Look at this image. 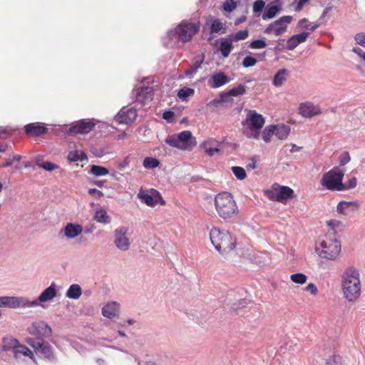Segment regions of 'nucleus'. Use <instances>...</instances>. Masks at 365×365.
<instances>
[{
	"label": "nucleus",
	"mask_w": 365,
	"mask_h": 365,
	"mask_svg": "<svg viewBox=\"0 0 365 365\" xmlns=\"http://www.w3.org/2000/svg\"><path fill=\"white\" fill-rule=\"evenodd\" d=\"M95 124L90 120H81L73 124L68 130L70 134H86L94 127Z\"/></svg>",
	"instance_id": "2eb2a0df"
},
{
	"label": "nucleus",
	"mask_w": 365,
	"mask_h": 365,
	"mask_svg": "<svg viewBox=\"0 0 365 365\" xmlns=\"http://www.w3.org/2000/svg\"><path fill=\"white\" fill-rule=\"evenodd\" d=\"M214 203L215 210L221 219L231 221L237 217L240 210L231 193L228 192L218 193L215 197Z\"/></svg>",
	"instance_id": "7ed1b4c3"
},
{
	"label": "nucleus",
	"mask_w": 365,
	"mask_h": 365,
	"mask_svg": "<svg viewBox=\"0 0 365 365\" xmlns=\"http://www.w3.org/2000/svg\"><path fill=\"white\" fill-rule=\"evenodd\" d=\"M298 45H299L298 42L294 38V37L292 36V37H290L288 39V41L287 42V48L288 50L291 51V50L294 49Z\"/></svg>",
	"instance_id": "13d9d810"
},
{
	"label": "nucleus",
	"mask_w": 365,
	"mask_h": 365,
	"mask_svg": "<svg viewBox=\"0 0 365 365\" xmlns=\"http://www.w3.org/2000/svg\"><path fill=\"white\" fill-rule=\"evenodd\" d=\"M194 93H195V91H194V89H192V88H182L178 91V96L179 98L185 101L188 97L193 96Z\"/></svg>",
	"instance_id": "a18cd8bd"
},
{
	"label": "nucleus",
	"mask_w": 365,
	"mask_h": 365,
	"mask_svg": "<svg viewBox=\"0 0 365 365\" xmlns=\"http://www.w3.org/2000/svg\"><path fill=\"white\" fill-rule=\"evenodd\" d=\"M130 160L128 157L124 158V160L118 165V168L120 170H123L128 166Z\"/></svg>",
	"instance_id": "338daca9"
},
{
	"label": "nucleus",
	"mask_w": 365,
	"mask_h": 365,
	"mask_svg": "<svg viewBox=\"0 0 365 365\" xmlns=\"http://www.w3.org/2000/svg\"><path fill=\"white\" fill-rule=\"evenodd\" d=\"M176 135L182 145V150H191L197 145L196 139L190 130H184Z\"/></svg>",
	"instance_id": "f3484780"
},
{
	"label": "nucleus",
	"mask_w": 365,
	"mask_h": 365,
	"mask_svg": "<svg viewBox=\"0 0 365 365\" xmlns=\"http://www.w3.org/2000/svg\"><path fill=\"white\" fill-rule=\"evenodd\" d=\"M88 193L95 197L96 199H100L103 196V193L96 188L89 189Z\"/></svg>",
	"instance_id": "e2e57ef3"
},
{
	"label": "nucleus",
	"mask_w": 365,
	"mask_h": 365,
	"mask_svg": "<svg viewBox=\"0 0 365 365\" xmlns=\"http://www.w3.org/2000/svg\"><path fill=\"white\" fill-rule=\"evenodd\" d=\"M359 208L356 201H341L336 206V211L340 215L348 216L354 213Z\"/></svg>",
	"instance_id": "4be33fe9"
},
{
	"label": "nucleus",
	"mask_w": 365,
	"mask_h": 365,
	"mask_svg": "<svg viewBox=\"0 0 365 365\" xmlns=\"http://www.w3.org/2000/svg\"><path fill=\"white\" fill-rule=\"evenodd\" d=\"M279 11H280V8L278 6H277V5L272 6L267 9V10L266 11L265 13L263 14L262 19L264 20L269 19H272L276 16V14Z\"/></svg>",
	"instance_id": "c03bdc74"
},
{
	"label": "nucleus",
	"mask_w": 365,
	"mask_h": 365,
	"mask_svg": "<svg viewBox=\"0 0 365 365\" xmlns=\"http://www.w3.org/2000/svg\"><path fill=\"white\" fill-rule=\"evenodd\" d=\"M315 250L320 258L334 261L339 256L341 245L337 235L326 234L319 240Z\"/></svg>",
	"instance_id": "20e7f679"
},
{
	"label": "nucleus",
	"mask_w": 365,
	"mask_h": 365,
	"mask_svg": "<svg viewBox=\"0 0 365 365\" xmlns=\"http://www.w3.org/2000/svg\"><path fill=\"white\" fill-rule=\"evenodd\" d=\"M237 6V1L235 0H226L222 6V9L225 11L231 12Z\"/></svg>",
	"instance_id": "8fccbe9b"
},
{
	"label": "nucleus",
	"mask_w": 365,
	"mask_h": 365,
	"mask_svg": "<svg viewBox=\"0 0 365 365\" xmlns=\"http://www.w3.org/2000/svg\"><path fill=\"white\" fill-rule=\"evenodd\" d=\"M174 113L170 110H168L163 113V118L166 120L168 122H172L174 119Z\"/></svg>",
	"instance_id": "0e129e2a"
},
{
	"label": "nucleus",
	"mask_w": 365,
	"mask_h": 365,
	"mask_svg": "<svg viewBox=\"0 0 365 365\" xmlns=\"http://www.w3.org/2000/svg\"><path fill=\"white\" fill-rule=\"evenodd\" d=\"M290 133V128L284 124L274 125V134L281 140L287 139Z\"/></svg>",
	"instance_id": "c85d7f7f"
},
{
	"label": "nucleus",
	"mask_w": 365,
	"mask_h": 365,
	"mask_svg": "<svg viewBox=\"0 0 365 365\" xmlns=\"http://www.w3.org/2000/svg\"><path fill=\"white\" fill-rule=\"evenodd\" d=\"M82 294V289L79 284H71L66 293V297L71 299H78Z\"/></svg>",
	"instance_id": "473e14b6"
},
{
	"label": "nucleus",
	"mask_w": 365,
	"mask_h": 365,
	"mask_svg": "<svg viewBox=\"0 0 365 365\" xmlns=\"http://www.w3.org/2000/svg\"><path fill=\"white\" fill-rule=\"evenodd\" d=\"M36 164L38 167L48 171L51 172L57 170L59 167L56 164L50 162V161H42L41 160H37Z\"/></svg>",
	"instance_id": "c9c22d12"
},
{
	"label": "nucleus",
	"mask_w": 365,
	"mask_h": 365,
	"mask_svg": "<svg viewBox=\"0 0 365 365\" xmlns=\"http://www.w3.org/2000/svg\"><path fill=\"white\" fill-rule=\"evenodd\" d=\"M165 143L171 147L182 150V145L176 134L168 135L165 139Z\"/></svg>",
	"instance_id": "4c0bfd02"
},
{
	"label": "nucleus",
	"mask_w": 365,
	"mask_h": 365,
	"mask_svg": "<svg viewBox=\"0 0 365 365\" xmlns=\"http://www.w3.org/2000/svg\"><path fill=\"white\" fill-rule=\"evenodd\" d=\"M352 51L357 54L362 60L364 59L365 56V51H364L362 49L359 47H354L352 48Z\"/></svg>",
	"instance_id": "774afa93"
},
{
	"label": "nucleus",
	"mask_w": 365,
	"mask_h": 365,
	"mask_svg": "<svg viewBox=\"0 0 365 365\" xmlns=\"http://www.w3.org/2000/svg\"><path fill=\"white\" fill-rule=\"evenodd\" d=\"M309 34V33H308V32H302L301 34L294 35L293 36L294 37V38L297 40V41L299 44L301 43L304 42L307 40Z\"/></svg>",
	"instance_id": "bf43d9fd"
},
{
	"label": "nucleus",
	"mask_w": 365,
	"mask_h": 365,
	"mask_svg": "<svg viewBox=\"0 0 365 365\" xmlns=\"http://www.w3.org/2000/svg\"><path fill=\"white\" fill-rule=\"evenodd\" d=\"M267 46L266 42L262 39L253 41L250 44V48L252 49H261Z\"/></svg>",
	"instance_id": "603ef678"
},
{
	"label": "nucleus",
	"mask_w": 365,
	"mask_h": 365,
	"mask_svg": "<svg viewBox=\"0 0 365 365\" xmlns=\"http://www.w3.org/2000/svg\"><path fill=\"white\" fill-rule=\"evenodd\" d=\"M217 144V141L215 139L210 138L205 140L200 145V147L208 155L213 156L215 153H218L220 152V150L216 147Z\"/></svg>",
	"instance_id": "a878e982"
},
{
	"label": "nucleus",
	"mask_w": 365,
	"mask_h": 365,
	"mask_svg": "<svg viewBox=\"0 0 365 365\" xmlns=\"http://www.w3.org/2000/svg\"><path fill=\"white\" fill-rule=\"evenodd\" d=\"M113 243L117 250L121 252L128 251L132 243L128 227L120 226L115 228L113 234Z\"/></svg>",
	"instance_id": "1a4fd4ad"
},
{
	"label": "nucleus",
	"mask_w": 365,
	"mask_h": 365,
	"mask_svg": "<svg viewBox=\"0 0 365 365\" xmlns=\"http://www.w3.org/2000/svg\"><path fill=\"white\" fill-rule=\"evenodd\" d=\"M345 174V170L338 166L334 167L328 172L323 174L320 184L321 185L330 191H341L342 180Z\"/></svg>",
	"instance_id": "423d86ee"
},
{
	"label": "nucleus",
	"mask_w": 365,
	"mask_h": 365,
	"mask_svg": "<svg viewBox=\"0 0 365 365\" xmlns=\"http://www.w3.org/2000/svg\"><path fill=\"white\" fill-rule=\"evenodd\" d=\"M19 342L17 339L13 337H8L4 339L3 344L1 346L3 351H6L12 349L13 352L16 349L17 346L19 345Z\"/></svg>",
	"instance_id": "f704fd0d"
},
{
	"label": "nucleus",
	"mask_w": 365,
	"mask_h": 365,
	"mask_svg": "<svg viewBox=\"0 0 365 365\" xmlns=\"http://www.w3.org/2000/svg\"><path fill=\"white\" fill-rule=\"evenodd\" d=\"M357 185V179L355 177L349 178L345 183L342 182L341 191L355 188Z\"/></svg>",
	"instance_id": "de8ad7c7"
},
{
	"label": "nucleus",
	"mask_w": 365,
	"mask_h": 365,
	"mask_svg": "<svg viewBox=\"0 0 365 365\" xmlns=\"http://www.w3.org/2000/svg\"><path fill=\"white\" fill-rule=\"evenodd\" d=\"M230 81L229 78L222 72L214 73L208 80V86L212 88H217Z\"/></svg>",
	"instance_id": "b1692460"
},
{
	"label": "nucleus",
	"mask_w": 365,
	"mask_h": 365,
	"mask_svg": "<svg viewBox=\"0 0 365 365\" xmlns=\"http://www.w3.org/2000/svg\"><path fill=\"white\" fill-rule=\"evenodd\" d=\"M210 240L220 255L227 258L231 257L236 247V239L225 230L214 227L210 231Z\"/></svg>",
	"instance_id": "f03ea898"
},
{
	"label": "nucleus",
	"mask_w": 365,
	"mask_h": 365,
	"mask_svg": "<svg viewBox=\"0 0 365 365\" xmlns=\"http://www.w3.org/2000/svg\"><path fill=\"white\" fill-rule=\"evenodd\" d=\"M83 227L79 224L76 223H67L65 227L62 229L61 232L68 240L74 239L83 232Z\"/></svg>",
	"instance_id": "aec40b11"
},
{
	"label": "nucleus",
	"mask_w": 365,
	"mask_h": 365,
	"mask_svg": "<svg viewBox=\"0 0 365 365\" xmlns=\"http://www.w3.org/2000/svg\"><path fill=\"white\" fill-rule=\"evenodd\" d=\"M232 171L237 179L240 180H242L245 179L247 174L245 170L240 166H233L232 167Z\"/></svg>",
	"instance_id": "49530a36"
},
{
	"label": "nucleus",
	"mask_w": 365,
	"mask_h": 365,
	"mask_svg": "<svg viewBox=\"0 0 365 365\" xmlns=\"http://www.w3.org/2000/svg\"><path fill=\"white\" fill-rule=\"evenodd\" d=\"M288 71L285 68L280 69L273 78V85L276 87L282 86L286 81L288 76Z\"/></svg>",
	"instance_id": "2f4dec72"
},
{
	"label": "nucleus",
	"mask_w": 365,
	"mask_h": 365,
	"mask_svg": "<svg viewBox=\"0 0 365 365\" xmlns=\"http://www.w3.org/2000/svg\"><path fill=\"white\" fill-rule=\"evenodd\" d=\"M232 47V45L231 41L227 39L222 40L220 47L222 55L225 57H227L231 51Z\"/></svg>",
	"instance_id": "ea45409f"
},
{
	"label": "nucleus",
	"mask_w": 365,
	"mask_h": 365,
	"mask_svg": "<svg viewBox=\"0 0 365 365\" xmlns=\"http://www.w3.org/2000/svg\"><path fill=\"white\" fill-rule=\"evenodd\" d=\"M14 357L17 361H24L29 358L34 362L36 361L34 352L26 346L21 344L17 346L16 349L14 351Z\"/></svg>",
	"instance_id": "5701e85b"
},
{
	"label": "nucleus",
	"mask_w": 365,
	"mask_h": 365,
	"mask_svg": "<svg viewBox=\"0 0 365 365\" xmlns=\"http://www.w3.org/2000/svg\"><path fill=\"white\" fill-rule=\"evenodd\" d=\"M143 165L146 169H153L159 166L160 162L156 158L148 157L143 160Z\"/></svg>",
	"instance_id": "37998d69"
},
{
	"label": "nucleus",
	"mask_w": 365,
	"mask_h": 365,
	"mask_svg": "<svg viewBox=\"0 0 365 365\" xmlns=\"http://www.w3.org/2000/svg\"><path fill=\"white\" fill-rule=\"evenodd\" d=\"M119 312V304L115 302L107 304L102 309V314L104 317L111 319L115 317Z\"/></svg>",
	"instance_id": "cd10ccee"
},
{
	"label": "nucleus",
	"mask_w": 365,
	"mask_h": 365,
	"mask_svg": "<svg viewBox=\"0 0 365 365\" xmlns=\"http://www.w3.org/2000/svg\"><path fill=\"white\" fill-rule=\"evenodd\" d=\"M27 344L34 349V352L41 358L48 360L54 359V354L51 345L44 339L29 338Z\"/></svg>",
	"instance_id": "9d476101"
},
{
	"label": "nucleus",
	"mask_w": 365,
	"mask_h": 365,
	"mask_svg": "<svg viewBox=\"0 0 365 365\" xmlns=\"http://www.w3.org/2000/svg\"><path fill=\"white\" fill-rule=\"evenodd\" d=\"M341 287L344 299L349 302H357L361 294L359 269L353 265L346 267L341 275Z\"/></svg>",
	"instance_id": "f257e3e1"
},
{
	"label": "nucleus",
	"mask_w": 365,
	"mask_h": 365,
	"mask_svg": "<svg viewBox=\"0 0 365 365\" xmlns=\"http://www.w3.org/2000/svg\"><path fill=\"white\" fill-rule=\"evenodd\" d=\"M264 195L270 200L283 203L288 199L293 198L294 197V192L288 186L274 183L269 189L264 190Z\"/></svg>",
	"instance_id": "0eeeda50"
},
{
	"label": "nucleus",
	"mask_w": 365,
	"mask_h": 365,
	"mask_svg": "<svg viewBox=\"0 0 365 365\" xmlns=\"http://www.w3.org/2000/svg\"><path fill=\"white\" fill-rule=\"evenodd\" d=\"M325 365H343L341 357L332 356L327 359Z\"/></svg>",
	"instance_id": "3c124183"
},
{
	"label": "nucleus",
	"mask_w": 365,
	"mask_h": 365,
	"mask_svg": "<svg viewBox=\"0 0 365 365\" xmlns=\"http://www.w3.org/2000/svg\"><path fill=\"white\" fill-rule=\"evenodd\" d=\"M245 86L243 85H239L236 87L232 88L227 93H221L220 94V98L218 99L213 100L212 101H211V103L216 106L222 102L228 101V98L230 96L237 97L238 96L245 94Z\"/></svg>",
	"instance_id": "a211bd4d"
},
{
	"label": "nucleus",
	"mask_w": 365,
	"mask_h": 365,
	"mask_svg": "<svg viewBox=\"0 0 365 365\" xmlns=\"http://www.w3.org/2000/svg\"><path fill=\"white\" fill-rule=\"evenodd\" d=\"M138 197L150 207H155L158 203L160 205H165V203L160 192L154 189L145 191L140 190L138 194Z\"/></svg>",
	"instance_id": "ddd939ff"
},
{
	"label": "nucleus",
	"mask_w": 365,
	"mask_h": 365,
	"mask_svg": "<svg viewBox=\"0 0 365 365\" xmlns=\"http://www.w3.org/2000/svg\"><path fill=\"white\" fill-rule=\"evenodd\" d=\"M207 21H209L210 24V32L212 34H225L226 31L225 24L222 21L219 19H214L212 16H209Z\"/></svg>",
	"instance_id": "7c9ffc66"
},
{
	"label": "nucleus",
	"mask_w": 365,
	"mask_h": 365,
	"mask_svg": "<svg viewBox=\"0 0 365 365\" xmlns=\"http://www.w3.org/2000/svg\"><path fill=\"white\" fill-rule=\"evenodd\" d=\"M273 135H274V125H269L266 126L262 133V139L267 143L271 142L272 137Z\"/></svg>",
	"instance_id": "58836bf2"
},
{
	"label": "nucleus",
	"mask_w": 365,
	"mask_h": 365,
	"mask_svg": "<svg viewBox=\"0 0 365 365\" xmlns=\"http://www.w3.org/2000/svg\"><path fill=\"white\" fill-rule=\"evenodd\" d=\"M48 128L38 123H30L25 126V132L32 136H38L46 133Z\"/></svg>",
	"instance_id": "393cba45"
},
{
	"label": "nucleus",
	"mask_w": 365,
	"mask_h": 365,
	"mask_svg": "<svg viewBox=\"0 0 365 365\" xmlns=\"http://www.w3.org/2000/svg\"><path fill=\"white\" fill-rule=\"evenodd\" d=\"M326 223L329 228V231L327 234L337 235V232H341L344 228V224L339 220L332 219L327 221Z\"/></svg>",
	"instance_id": "c756f323"
},
{
	"label": "nucleus",
	"mask_w": 365,
	"mask_h": 365,
	"mask_svg": "<svg viewBox=\"0 0 365 365\" xmlns=\"http://www.w3.org/2000/svg\"><path fill=\"white\" fill-rule=\"evenodd\" d=\"M307 279V276L303 273H295L290 275V280L297 284H305Z\"/></svg>",
	"instance_id": "79ce46f5"
},
{
	"label": "nucleus",
	"mask_w": 365,
	"mask_h": 365,
	"mask_svg": "<svg viewBox=\"0 0 365 365\" xmlns=\"http://www.w3.org/2000/svg\"><path fill=\"white\" fill-rule=\"evenodd\" d=\"M257 63V60L252 56H246L242 61V66L245 68L254 66Z\"/></svg>",
	"instance_id": "5fc2aeb1"
},
{
	"label": "nucleus",
	"mask_w": 365,
	"mask_h": 365,
	"mask_svg": "<svg viewBox=\"0 0 365 365\" xmlns=\"http://www.w3.org/2000/svg\"><path fill=\"white\" fill-rule=\"evenodd\" d=\"M90 173L97 177L105 176L109 173V170L103 166L93 165L91 167Z\"/></svg>",
	"instance_id": "e433bc0d"
},
{
	"label": "nucleus",
	"mask_w": 365,
	"mask_h": 365,
	"mask_svg": "<svg viewBox=\"0 0 365 365\" xmlns=\"http://www.w3.org/2000/svg\"><path fill=\"white\" fill-rule=\"evenodd\" d=\"M299 25L302 29H309L313 31L317 28V24L314 23H309L307 19H304L299 21Z\"/></svg>",
	"instance_id": "09e8293b"
},
{
	"label": "nucleus",
	"mask_w": 365,
	"mask_h": 365,
	"mask_svg": "<svg viewBox=\"0 0 365 365\" xmlns=\"http://www.w3.org/2000/svg\"><path fill=\"white\" fill-rule=\"evenodd\" d=\"M27 331L37 338H48L52 335V329L43 321H35L32 322L27 328Z\"/></svg>",
	"instance_id": "f8f14e48"
},
{
	"label": "nucleus",
	"mask_w": 365,
	"mask_h": 365,
	"mask_svg": "<svg viewBox=\"0 0 365 365\" xmlns=\"http://www.w3.org/2000/svg\"><path fill=\"white\" fill-rule=\"evenodd\" d=\"M292 17L291 16H284L278 20L270 24L264 30L266 34L274 33L275 36H279L284 32L287 25L291 22Z\"/></svg>",
	"instance_id": "4468645a"
},
{
	"label": "nucleus",
	"mask_w": 365,
	"mask_h": 365,
	"mask_svg": "<svg viewBox=\"0 0 365 365\" xmlns=\"http://www.w3.org/2000/svg\"><path fill=\"white\" fill-rule=\"evenodd\" d=\"M38 307L36 302H31L25 297L4 296L0 297V308H32Z\"/></svg>",
	"instance_id": "6e6552de"
},
{
	"label": "nucleus",
	"mask_w": 365,
	"mask_h": 365,
	"mask_svg": "<svg viewBox=\"0 0 365 365\" xmlns=\"http://www.w3.org/2000/svg\"><path fill=\"white\" fill-rule=\"evenodd\" d=\"M199 29V23L182 21L177 26L175 33L178 35L179 40L182 42H187L193 37Z\"/></svg>",
	"instance_id": "9b49d317"
},
{
	"label": "nucleus",
	"mask_w": 365,
	"mask_h": 365,
	"mask_svg": "<svg viewBox=\"0 0 365 365\" xmlns=\"http://www.w3.org/2000/svg\"><path fill=\"white\" fill-rule=\"evenodd\" d=\"M299 113L304 118H312L322 113V110L318 106L307 101L299 104Z\"/></svg>",
	"instance_id": "dca6fc26"
},
{
	"label": "nucleus",
	"mask_w": 365,
	"mask_h": 365,
	"mask_svg": "<svg viewBox=\"0 0 365 365\" xmlns=\"http://www.w3.org/2000/svg\"><path fill=\"white\" fill-rule=\"evenodd\" d=\"M137 117L136 109L133 108H123L116 115V120L120 123L130 124L133 123Z\"/></svg>",
	"instance_id": "6ab92c4d"
},
{
	"label": "nucleus",
	"mask_w": 365,
	"mask_h": 365,
	"mask_svg": "<svg viewBox=\"0 0 365 365\" xmlns=\"http://www.w3.org/2000/svg\"><path fill=\"white\" fill-rule=\"evenodd\" d=\"M93 220L103 225H108L111 222V217L104 208H99L95 211Z\"/></svg>",
	"instance_id": "bb28decb"
},
{
	"label": "nucleus",
	"mask_w": 365,
	"mask_h": 365,
	"mask_svg": "<svg viewBox=\"0 0 365 365\" xmlns=\"http://www.w3.org/2000/svg\"><path fill=\"white\" fill-rule=\"evenodd\" d=\"M153 89L150 87H142L136 90V101L144 102L152 96Z\"/></svg>",
	"instance_id": "72a5a7b5"
},
{
	"label": "nucleus",
	"mask_w": 365,
	"mask_h": 365,
	"mask_svg": "<svg viewBox=\"0 0 365 365\" xmlns=\"http://www.w3.org/2000/svg\"><path fill=\"white\" fill-rule=\"evenodd\" d=\"M351 160V157L347 152L343 153L339 157V165L341 166L346 165Z\"/></svg>",
	"instance_id": "6e6d98bb"
},
{
	"label": "nucleus",
	"mask_w": 365,
	"mask_h": 365,
	"mask_svg": "<svg viewBox=\"0 0 365 365\" xmlns=\"http://www.w3.org/2000/svg\"><path fill=\"white\" fill-rule=\"evenodd\" d=\"M57 296V289L56 284L55 282H52L51 285L45 289L41 294L38 296V299L34 300L33 302H36L38 303V306L41 303H45L49 301H51Z\"/></svg>",
	"instance_id": "412c9836"
},
{
	"label": "nucleus",
	"mask_w": 365,
	"mask_h": 365,
	"mask_svg": "<svg viewBox=\"0 0 365 365\" xmlns=\"http://www.w3.org/2000/svg\"><path fill=\"white\" fill-rule=\"evenodd\" d=\"M264 124V117L255 110H250L245 120L242 123V133L249 139L258 140Z\"/></svg>",
	"instance_id": "39448f33"
},
{
	"label": "nucleus",
	"mask_w": 365,
	"mask_h": 365,
	"mask_svg": "<svg viewBox=\"0 0 365 365\" xmlns=\"http://www.w3.org/2000/svg\"><path fill=\"white\" fill-rule=\"evenodd\" d=\"M356 43L365 47V33H359L355 36Z\"/></svg>",
	"instance_id": "680f3d73"
},
{
	"label": "nucleus",
	"mask_w": 365,
	"mask_h": 365,
	"mask_svg": "<svg viewBox=\"0 0 365 365\" xmlns=\"http://www.w3.org/2000/svg\"><path fill=\"white\" fill-rule=\"evenodd\" d=\"M84 158H86V155L79 150H71L68 154V160L71 162L82 160Z\"/></svg>",
	"instance_id": "a19ab883"
},
{
	"label": "nucleus",
	"mask_w": 365,
	"mask_h": 365,
	"mask_svg": "<svg viewBox=\"0 0 365 365\" xmlns=\"http://www.w3.org/2000/svg\"><path fill=\"white\" fill-rule=\"evenodd\" d=\"M264 7V2L262 0H257L253 4V11L259 12Z\"/></svg>",
	"instance_id": "052dcab7"
},
{
	"label": "nucleus",
	"mask_w": 365,
	"mask_h": 365,
	"mask_svg": "<svg viewBox=\"0 0 365 365\" xmlns=\"http://www.w3.org/2000/svg\"><path fill=\"white\" fill-rule=\"evenodd\" d=\"M304 290L309 292L312 296H316L318 294V289L314 283L308 284Z\"/></svg>",
	"instance_id": "4d7b16f0"
},
{
	"label": "nucleus",
	"mask_w": 365,
	"mask_h": 365,
	"mask_svg": "<svg viewBox=\"0 0 365 365\" xmlns=\"http://www.w3.org/2000/svg\"><path fill=\"white\" fill-rule=\"evenodd\" d=\"M249 32L247 30H240L237 31L232 38L233 41L244 40L248 37Z\"/></svg>",
	"instance_id": "864d4df0"
},
{
	"label": "nucleus",
	"mask_w": 365,
	"mask_h": 365,
	"mask_svg": "<svg viewBox=\"0 0 365 365\" xmlns=\"http://www.w3.org/2000/svg\"><path fill=\"white\" fill-rule=\"evenodd\" d=\"M197 70L193 66H192L189 69L185 71V74L188 78H192L197 73Z\"/></svg>",
	"instance_id": "69168bd1"
}]
</instances>
